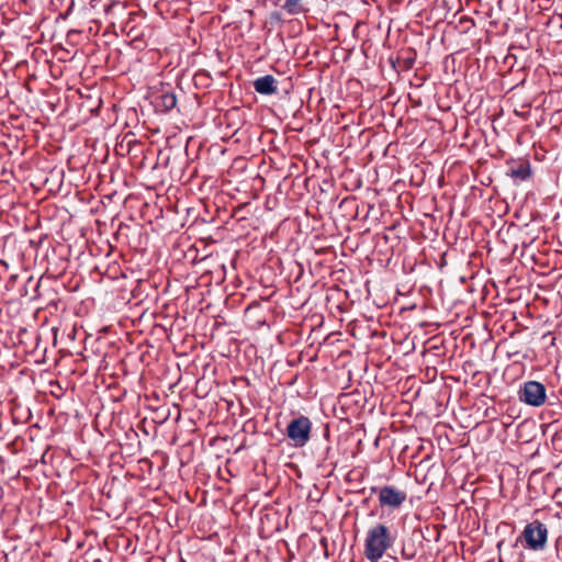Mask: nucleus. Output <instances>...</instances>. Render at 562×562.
<instances>
[{"instance_id": "f257e3e1", "label": "nucleus", "mask_w": 562, "mask_h": 562, "mask_svg": "<svg viewBox=\"0 0 562 562\" xmlns=\"http://www.w3.org/2000/svg\"><path fill=\"white\" fill-rule=\"evenodd\" d=\"M395 537L384 524L370 527L364 538L363 554L369 562H380L386 551L393 547Z\"/></svg>"}, {"instance_id": "f03ea898", "label": "nucleus", "mask_w": 562, "mask_h": 562, "mask_svg": "<svg viewBox=\"0 0 562 562\" xmlns=\"http://www.w3.org/2000/svg\"><path fill=\"white\" fill-rule=\"evenodd\" d=\"M549 530L546 524L535 519L528 522L520 536L517 538L514 548L518 542H521L522 547L527 550L541 552L547 548Z\"/></svg>"}, {"instance_id": "7ed1b4c3", "label": "nucleus", "mask_w": 562, "mask_h": 562, "mask_svg": "<svg viewBox=\"0 0 562 562\" xmlns=\"http://www.w3.org/2000/svg\"><path fill=\"white\" fill-rule=\"evenodd\" d=\"M312 422L307 416L300 415L293 418L285 430L291 445L295 448H303L311 440Z\"/></svg>"}, {"instance_id": "20e7f679", "label": "nucleus", "mask_w": 562, "mask_h": 562, "mask_svg": "<svg viewBox=\"0 0 562 562\" xmlns=\"http://www.w3.org/2000/svg\"><path fill=\"white\" fill-rule=\"evenodd\" d=\"M372 494H378L381 508L391 510L400 508L407 499V493L394 485L372 486Z\"/></svg>"}, {"instance_id": "39448f33", "label": "nucleus", "mask_w": 562, "mask_h": 562, "mask_svg": "<svg viewBox=\"0 0 562 562\" xmlns=\"http://www.w3.org/2000/svg\"><path fill=\"white\" fill-rule=\"evenodd\" d=\"M519 400L527 405L539 407L546 403V386L538 381L525 382L518 391Z\"/></svg>"}, {"instance_id": "423d86ee", "label": "nucleus", "mask_w": 562, "mask_h": 562, "mask_svg": "<svg viewBox=\"0 0 562 562\" xmlns=\"http://www.w3.org/2000/svg\"><path fill=\"white\" fill-rule=\"evenodd\" d=\"M508 175L518 181H526L531 177V166L528 159H519L510 164Z\"/></svg>"}, {"instance_id": "0eeeda50", "label": "nucleus", "mask_w": 562, "mask_h": 562, "mask_svg": "<svg viewBox=\"0 0 562 562\" xmlns=\"http://www.w3.org/2000/svg\"><path fill=\"white\" fill-rule=\"evenodd\" d=\"M254 89L259 94L271 95L277 92V80L272 75L257 78L252 82Z\"/></svg>"}, {"instance_id": "6e6552de", "label": "nucleus", "mask_w": 562, "mask_h": 562, "mask_svg": "<svg viewBox=\"0 0 562 562\" xmlns=\"http://www.w3.org/2000/svg\"><path fill=\"white\" fill-rule=\"evenodd\" d=\"M282 9L291 15L305 13L308 11V9L303 4L302 0H285L282 4Z\"/></svg>"}, {"instance_id": "1a4fd4ad", "label": "nucleus", "mask_w": 562, "mask_h": 562, "mask_svg": "<svg viewBox=\"0 0 562 562\" xmlns=\"http://www.w3.org/2000/svg\"><path fill=\"white\" fill-rule=\"evenodd\" d=\"M158 99V104L164 111H171L177 105V97L173 92H164Z\"/></svg>"}, {"instance_id": "9d476101", "label": "nucleus", "mask_w": 562, "mask_h": 562, "mask_svg": "<svg viewBox=\"0 0 562 562\" xmlns=\"http://www.w3.org/2000/svg\"><path fill=\"white\" fill-rule=\"evenodd\" d=\"M555 553L557 558L562 561V536L558 537L555 540Z\"/></svg>"}, {"instance_id": "9b49d317", "label": "nucleus", "mask_w": 562, "mask_h": 562, "mask_svg": "<svg viewBox=\"0 0 562 562\" xmlns=\"http://www.w3.org/2000/svg\"><path fill=\"white\" fill-rule=\"evenodd\" d=\"M414 63H415V58L414 57L408 56V57L403 58V67H404V69L408 70V69L413 68Z\"/></svg>"}, {"instance_id": "f8f14e48", "label": "nucleus", "mask_w": 562, "mask_h": 562, "mask_svg": "<svg viewBox=\"0 0 562 562\" xmlns=\"http://www.w3.org/2000/svg\"><path fill=\"white\" fill-rule=\"evenodd\" d=\"M508 562H522V554L519 553L514 560L508 561Z\"/></svg>"}, {"instance_id": "ddd939ff", "label": "nucleus", "mask_w": 562, "mask_h": 562, "mask_svg": "<svg viewBox=\"0 0 562 562\" xmlns=\"http://www.w3.org/2000/svg\"><path fill=\"white\" fill-rule=\"evenodd\" d=\"M517 353H518L517 351L508 352V357H512V356L517 355Z\"/></svg>"}, {"instance_id": "4468645a", "label": "nucleus", "mask_w": 562, "mask_h": 562, "mask_svg": "<svg viewBox=\"0 0 562 562\" xmlns=\"http://www.w3.org/2000/svg\"><path fill=\"white\" fill-rule=\"evenodd\" d=\"M413 557H414V554H409V555H407L406 558H407V559H412Z\"/></svg>"}, {"instance_id": "2eb2a0df", "label": "nucleus", "mask_w": 562, "mask_h": 562, "mask_svg": "<svg viewBox=\"0 0 562 562\" xmlns=\"http://www.w3.org/2000/svg\"><path fill=\"white\" fill-rule=\"evenodd\" d=\"M499 562H504V560H503L502 555H499Z\"/></svg>"}]
</instances>
